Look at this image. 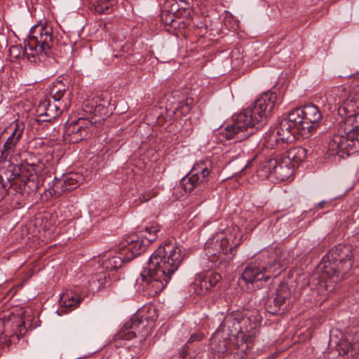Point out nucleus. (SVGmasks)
I'll use <instances>...</instances> for the list:
<instances>
[{
  "instance_id": "f257e3e1",
  "label": "nucleus",
  "mask_w": 359,
  "mask_h": 359,
  "mask_svg": "<svg viewBox=\"0 0 359 359\" xmlns=\"http://www.w3.org/2000/svg\"><path fill=\"white\" fill-rule=\"evenodd\" d=\"M345 88L334 89L327 98L329 110H337L344 119L337 133L330 137L328 150L332 155H350L359 151V98L349 95Z\"/></svg>"
},
{
  "instance_id": "f03ea898",
  "label": "nucleus",
  "mask_w": 359,
  "mask_h": 359,
  "mask_svg": "<svg viewBox=\"0 0 359 359\" xmlns=\"http://www.w3.org/2000/svg\"><path fill=\"white\" fill-rule=\"evenodd\" d=\"M184 255L182 248L171 241L160 245L140 273L144 290L151 296L159 294L179 268Z\"/></svg>"
},
{
  "instance_id": "7ed1b4c3",
  "label": "nucleus",
  "mask_w": 359,
  "mask_h": 359,
  "mask_svg": "<svg viewBox=\"0 0 359 359\" xmlns=\"http://www.w3.org/2000/svg\"><path fill=\"white\" fill-rule=\"evenodd\" d=\"M278 158H267L264 151L255 154L248 161V168L255 166L257 177L262 180L275 177L288 180L305 159L306 151L302 147H293L280 154Z\"/></svg>"
},
{
  "instance_id": "20e7f679",
  "label": "nucleus",
  "mask_w": 359,
  "mask_h": 359,
  "mask_svg": "<svg viewBox=\"0 0 359 359\" xmlns=\"http://www.w3.org/2000/svg\"><path fill=\"white\" fill-rule=\"evenodd\" d=\"M277 101V95L275 92L266 91L257 97L250 106V115L248 119V128H251L255 131L262 128L266 119L273 109Z\"/></svg>"
},
{
  "instance_id": "39448f33",
  "label": "nucleus",
  "mask_w": 359,
  "mask_h": 359,
  "mask_svg": "<svg viewBox=\"0 0 359 359\" xmlns=\"http://www.w3.org/2000/svg\"><path fill=\"white\" fill-rule=\"evenodd\" d=\"M55 40L51 25H35L30 31L27 46L36 58L39 55H48L54 46Z\"/></svg>"
},
{
  "instance_id": "423d86ee",
  "label": "nucleus",
  "mask_w": 359,
  "mask_h": 359,
  "mask_svg": "<svg viewBox=\"0 0 359 359\" xmlns=\"http://www.w3.org/2000/svg\"><path fill=\"white\" fill-rule=\"evenodd\" d=\"M273 251H265L260 253L257 257L259 263L257 265L248 264V283L269 280L271 276H276L279 272L273 270V268L278 265L273 257Z\"/></svg>"
},
{
  "instance_id": "0eeeda50",
  "label": "nucleus",
  "mask_w": 359,
  "mask_h": 359,
  "mask_svg": "<svg viewBox=\"0 0 359 359\" xmlns=\"http://www.w3.org/2000/svg\"><path fill=\"white\" fill-rule=\"evenodd\" d=\"M96 120L79 118L67 123L63 133L65 141L69 144H76L90 137L96 127Z\"/></svg>"
},
{
  "instance_id": "6e6552de",
  "label": "nucleus",
  "mask_w": 359,
  "mask_h": 359,
  "mask_svg": "<svg viewBox=\"0 0 359 359\" xmlns=\"http://www.w3.org/2000/svg\"><path fill=\"white\" fill-rule=\"evenodd\" d=\"M295 129L285 119H282L271 133L267 140V147L277 151L285 149L294 140Z\"/></svg>"
},
{
  "instance_id": "1a4fd4ad",
  "label": "nucleus",
  "mask_w": 359,
  "mask_h": 359,
  "mask_svg": "<svg viewBox=\"0 0 359 359\" xmlns=\"http://www.w3.org/2000/svg\"><path fill=\"white\" fill-rule=\"evenodd\" d=\"M353 250L349 245H338L332 248L322 259L323 263L339 262L343 273H348L353 266Z\"/></svg>"
},
{
  "instance_id": "9d476101",
  "label": "nucleus",
  "mask_w": 359,
  "mask_h": 359,
  "mask_svg": "<svg viewBox=\"0 0 359 359\" xmlns=\"http://www.w3.org/2000/svg\"><path fill=\"white\" fill-rule=\"evenodd\" d=\"M4 161L8 165L6 168L0 167V180H15L18 177L20 180H30L33 177V173H36L37 165L34 162L26 161L25 164L16 166L9 161Z\"/></svg>"
},
{
  "instance_id": "9b49d317",
  "label": "nucleus",
  "mask_w": 359,
  "mask_h": 359,
  "mask_svg": "<svg viewBox=\"0 0 359 359\" xmlns=\"http://www.w3.org/2000/svg\"><path fill=\"white\" fill-rule=\"evenodd\" d=\"M155 241L154 235L149 236L147 240H144L138 233L133 234L126 238L123 244V249L121 254H124L127 262L144 252L146 248Z\"/></svg>"
},
{
  "instance_id": "f8f14e48",
  "label": "nucleus",
  "mask_w": 359,
  "mask_h": 359,
  "mask_svg": "<svg viewBox=\"0 0 359 359\" xmlns=\"http://www.w3.org/2000/svg\"><path fill=\"white\" fill-rule=\"evenodd\" d=\"M190 13L186 9H180L177 4H172L171 9L164 10L161 14V20L166 25L174 29H184L189 24Z\"/></svg>"
},
{
  "instance_id": "ddd939ff",
  "label": "nucleus",
  "mask_w": 359,
  "mask_h": 359,
  "mask_svg": "<svg viewBox=\"0 0 359 359\" xmlns=\"http://www.w3.org/2000/svg\"><path fill=\"white\" fill-rule=\"evenodd\" d=\"M222 276L219 273L210 271L200 274L196 278L192 288L198 295H204L215 287L221 280Z\"/></svg>"
},
{
  "instance_id": "4468645a",
  "label": "nucleus",
  "mask_w": 359,
  "mask_h": 359,
  "mask_svg": "<svg viewBox=\"0 0 359 359\" xmlns=\"http://www.w3.org/2000/svg\"><path fill=\"white\" fill-rule=\"evenodd\" d=\"M4 332L10 337H16L17 339L25 335L27 329L21 314L11 313L7 318L4 319Z\"/></svg>"
},
{
  "instance_id": "2eb2a0df",
  "label": "nucleus",
  "mask_w": 359,
  "mask_h": 359,
  "mask_svg": "<svg viewBox=\"0 0 359 359\" xmlns=\"http://www.w3.org/2000/svg\"><path fill=\"white\" fill-rule=\"evenodd\" d=\"M302 108L304 128L311 133L319 126V122L322 119V114L318 107L314 104H307Z\"/></svg>"
},
{
  "instance_id": "dca6fc26",
  "label": "nucleus",
  "mask_w": 359,
  "mask_h": 359,
  "mask_svg": "<svg viewBox=\"0 0 359 359\" xmlns=\"http://www.w3.org/2000/svg\"><path fill=\"white\" fill-rule=\"evenodd\" d=\"M61 103H52L50 100H46L38 107L37 111L39 116L43 117L42 119L43 121H50L51 119L55 118L61 114Z\"/></svg>"
},
{
  "instance_id": "f3484780",
  "label": "nucleus",
  "mask_w": 359,
  "mask_h": 359,
  "mask_svg": "<svg viewBox=\"0 0 359 359\" xmlns=\"http://www.w3.org/2000/svg\"><path fill=\"white\" fill-rule=\"evenodd\" d=\"M77 182L76 181L74 183L73 181H51L48 184V190L44 194L47 195L48 193L52 196L58 197L66 191L73 190L79 186L77 184Z\"/></svg>"
},
{
  "instance_id": "a211bd4d",
  "label": "nucleus",
  "mask_w": 359,
  "mask_h": 359,
  "mask_svg": "<svg viewBox=\"0 0 359 359\" xmlns=\"http://www.w3.org/2000/svg\"><path fill=\"white\" fill-rule=\"evenodd\" d=\"M210 166V162L208 160L196 163L193 166L189 173L185 177H183L182 180H186L188 176H189L188 180H193L194 177H196V180L206 178L209 176L210 172V169L209 168Z\"/></svg>"
},
{
  "instance_id": "6ab92c4d",
  "label": "nucleus",
  "mask_w": 359,
  "mask_h": 359,
  "mask_svg": "<svg viewBox=\"0 0 359 359\" xmlns=\"http://www.w3.org/2000/svg\"><path fill=\"white\" fill-rule=\"evenodd\" d=\"M8 55L11 62L22 56H26L27 60L31 62H36L34 53L29 51V48L27 49L26 46L23 48L21 46L18 45L11 46L8 50Z\"/></svg>"
},
{
  "instance_id": "aec40b11",
  "label": "nucleus",
  "mask_w": 359,
  "mask_h": 359,
  "mask_svg": "<svg viewBox=\"0 0 359 359\" xmlns=\"http://www.w3.org/2000/svg\"><path fill=\"white\" fill-rule=\"evenodd\" d=\"M296 131L302 133L306 130L304 128V119L302 108H297L292 110L285 118Z\"/></svg>"
},
{
  "instance_id": "412c9836",
  "label": "nucleus",
  "mask_w": 359,
  "mask_h": 359,
  "mask_svg": "<svg viewBox=\"0 0 359 359\" xmlns=\"http://www.w3.org/2000/svg\"><path fill=\"white\" fill-rule=\"evenodd\" d=\"M198 185V181H179L173 187V195L177 199H182Z\"/></svg>"
},
{
  "instance_id": "4be33fe9",
  "label": "nucleus",
  "mask_w": 359,
  "mask_h": 359,
  "mask_svg": "<svg viewBox=\"0 0 359 359\" xmlns=\"http://www.w3.org/2000/svg\"><path fill=\"white\" fill-rule=\"evenodd\" d=\"M324 271L333 278L334 281L338 282L345 278L348 273H343L341 271V265H339V262H327L323 263Z\"/></svg>"
},
{
  "instance_id": "5701e85b",
  "label": "nucleus",
  "mask_w": 359,
  "mask_h": 359,
  "mask_svg": "<svg viewBox=\"0 0 359 359\" xmlns=\"http://www.w3.org/2000/svg\"><path fill=\"white\" fill-rule=\"evenodd\" d=\"M247 114L245 111L241 112L237 116V121L231 126L226 128V137L227 139L233 138L235 134L239 133V131H244L247 130L246 123Z\"/></svg>"
},
{
  "instance_id": "b1692460",
  "label": "nucleus",
  "mask_w": 359,
  "mask_h": 359,
  "mask_svg": "<svg viewBox=\"0 0 359 359\" xmlns=\"http://www.w3.org/2000/svg\"><path fill=\"white\" fill-rule=\"evenodd\" d=\"M121 253L111 257L104 259L102 262V267L106 271H116L121 268L123 264L126 262V257L121 256Z\"/></svg>"
},
{
  "instance_id": "393cba45",
  "label": "nucleus",
  "mask_w": 359,
  "mask_h": 359,
  "mask_svg": "<svg viewBox=\"0 0 359 359\" xmlns=\"http://www.w3.org/2000/svg\"><path fill=\"white\" fill-rule=\"evenodd\" d=\"M192 103V98H186L185 100L177 103L175 109L172 111L171 114L174 115L175 118H182L183 116L187 114L190 111Z\"/></svg>"
},
{
  "instance_id": "a878e982",
  "label": "nucleus",
  "mask_w": 359,
  "mask_h": 359,
  "mask_svg": "<svg viewBox=\"0 0 359 359\" xmlns=\"http://www.w3.org/2000/svg\"><path fill=\"white\" fill-rule=\"evenodd\" d=\"M18 142V137H8L7 140L4 144L3 149L1 150V158L3 161L7 160L8 157L14 152L15 148Z\"/></svg>"
},
{
  "instance_id": "bb28decb",
  "label": "nucleus",
  "mask_w": 359,
  "mask_h": 359,
  "mask_svg": "<svg viewBox=\"0 0 359 359\" xmlns=\"http://www.w3.org/2000/svg\"><path fill=\"white\" fill-rule=\"evenodd\" d=\"M81 300L82 299L78 297L76 294L72 292H67L61 296L60 304L65 307L70 308L79 304Z\"/></svg>"
},
{
  "instance_id": "cd10ccee",
  "label": "nucleus",
  "mask_w": 359,
  "mask_h": 359,
  "mask_svg": "<svg viewBox=\"0 0 359 359\" xmlns=\"http://www.w3.org/2000/svg\"><path fill=\"white\" fill-rule=\"evenodd\" d=\"M91 5L98 13L108 11L115 4L116 0H90Z\"/></svg>"
},
{
  "instance_id": "c85d7f7f",
  "label": "nucleus",
  "mask_w": 359,
  "mask_h": 359,
  "mask_svg": "<svg viewBox=\"0 0 359 359\" xmlns=\"http://www.w3.org/2000/svg\"><path fill=\"white\" fill-rule=\"evenodd\" d=\"M147 323V320L146 318H140L138 316H135L130 321L126 323V324L132 330H135L137 335L142 333V330L145 327Z\"/></svg>"
},
{
  "instance_id": "c756f323",
  "label": "nucleus",
  "mask_w": 359,
  "mask_h": 359,
  "mask_svg": "<svg viewBox=\"0 0 359 359\" xmlns=\"http://www.w3.org/2000/svg\"><path fill=\"white\" fill-rule=\"evenodd\" d=\"M24 131V124L19 122L12 123L4 131V134H9L8 137H17L18 140L22 137Z\"/></svg>"
},
{
  "instance_id": "7c9ffc66",
  "label": "nucleus",
  "mask_w": 359,
  "mask_h": 359,
  "mask_svg": "<svg viewBox=\"0 0 359 359\" xmlns=\"http://www.w3.org/2000/svg\"><path fill=\"white\" fill-rule=\"evenodd\" d=\"M62 83L61 81L54 83L50 88V95L55 102L60 103L66 92L65 88H62Z\"/></svg>"
},
{
  "instance_id": "2f4dec72",
  "label": "nucleus",
  "mask_w": 359,
  "mask_h": 359,
  "mask_svg": "<svg viewBox=\"0 0 359 359\" xmlns=\"http://www.w3.org/2000/svg\"><path fill=\"white\" fill-rule=\"evenodd\" d=\"M160 231V228L158 224L152 223L151 226H146L144 231H140L138 234L144 240H147L149 238V236L154 235L155 236V241L158 238V233Z\"/></svg>"
},
{
  "instance_id": "473e14b6",
  "label": "nucleus",
  "mask_w": 359,
  "mask_h": 359,
  "mask_svg": "<svg viewBox=\"0 0 359 359\" xmlns=\"http://www.w3.org/2000/svg\"><path fill=\"white\" fill-rule=\"evenodd\" d=\"M116 337L121 339L130 340L136 337V332L129 328L125 323L121 330L117 333Z\"/></svg>"
},
{
  "instance_id": "72a5a7b5",
  "label": "nucleus",
  "mask_w": 359,
  "mask_h": 359,
  "mask_svg": "<svg viewBox=\"0 0 359 359\" xmlns=\"http://www.w3.org/2000/svg\"><path fill=\"white\" fill-rule=\"evenodd\" d=\"M215 248L217 246L219 247L218 249V253H222L224 255H226L229 251H231L233 246L231 244H230L229 239L226 237H223L220 239L219 243H218V241H217L216 243L215 244Z\"/></svg>"
},
{
  "instance_id": "f704fd0d",
  "label": "nucleus",
  "mask_w": 359,
  "mask_h": 359,
  "mask_svg": "<svg viewBox=\"0 0 359 359\" xmlns=\"http://www.w3.org/2000/svg\"><path fill=\"white\" fill-rule=\"evenodd\" d=\"M288 292L286 289L278 290L276 293V297L273 299L275 306L280 307L285 302L287 297Z\"/></svg>"
},
{
  "instance_id": "c9c22d12",
  "label": "nucleus",
  "mask_w": 359,
  "mask_h": 359,
  "mask_svg": "<svg viewBox=\"0 0 359 359\" xmlns=\"http://www.w3.org/2000/svg\"><path fill=\"white\" fill-rule=\"evenodd\" d=\"M215 351L218 353H224L227 351V341L224 339L220 341L219 344L215 346L214 348Z\"/></svg>"
},
{
  "instance_id": "e433bc0d",
  "label": "nucleus",
  "mask_w": 359,
  "mask_h": 359,
  "mask_svg": "<svg viewBox=\"0 0 359 359\" xmlns=\"http://www.w3.org/2000/svg\"><path fill=\"white\" fill-rule=\"evenodd\" d=\"M203 338V335L202 334H193L189 339V342H193V341H199L201 340H202V339Z\"/></svg>"
},
{
  "instance_id": "4c0bfd02",
  "label": "nucleus",
  "mask_w": 359,
  "mask_h": 359,
  "mask_svg": "<svg viewBox=\"0 0 359 359\" xmlns=\"http://www.w3.org/2000/svg\"><path fill=\"white\" fill-rule=\"evenodd\" d=\"M156 192H153L152 194H143L141 196H140V199L142 202H146L147 201H149L150 198H151L153 196H156Z\"/></svg>"
},
{
  "instance_id": "58836bf2",
  "label": "nucleus",
  "mask_w": 359,
  "mask_h": 359,
  "mask_svg": "<svg viewBox=\"0 0 359 359\" xmlns=\"http://www.w3.org/2000/svg\"><path fill=\"white\" fill-rule=\"evenodd\" d=\"M11 182V181L10 180L6 181V182H4V181H0V184L4 188H6L7 187H11L12 186Z\"/></svg>"
},
{
  "instance_id": "ea45409f",
  "label": "nucleus",
  "mask_w": 359,
  "mask_h": 359,
  "mask_svg": "<svg viewBox=\"0 0 359 359\" xmlns=\"http://www.w3.org/2000/svg\"><path fill=\"white\" fill-rule=\"evenodd\" d=\"M246 272H247V267L244 269V271H243L241 277H242V279L247 283V279L245 278V273Z\"/></svg>"
},
{
  "instance_id": "a19ab883",
  "label": "nucleus",
  "mask_w": 359,
  "mask_h": 359,
  "mask_svg": "<svg viewBox=\"0 0 359 359\" xmlns=\"http://www.w3.org/2000/svg\"><path fill=\"white\" fill-rule=\"evenodd\" d=\"M318 206L320 208H323V202L322 201V202L319 203Z\"/></svg>"
},
{
  "instance_id": "79ce46f5",
  "label": "nucleus",
  "mask_w": 359,
  "mask_h": 359,
  "mask_svg": "<svg viewBox=\"0 0 359 359\" xmlns=\"http://www.w3.org/2000/svg\"><path fill=\"white\" fill-rule=\"evenodd\" d=\"M248 109H250V107H248ZM250 109H249V110H248V116H250Z\"/></svg>"
},
{
  "instance_id": "37998d69",
  "label": "nucleus",
  "mask_w": 359,
  "mask_h": 359,
  "mask_svg": "<svg viewBox=\"0 0 359 359\" xmlns=\"http://www.w3.org/2000/svg\"><path fill=\"white\" fill-rule=\"evenodd\" d=\"M248 344H249L250 342H251V341H251V339H250V336H249V335H248Z\"/></svg>"
},
{
  "instance_id": "c03bdc74",
  "label": "nucleus",
  "mask_w": 359,
  "mask_h": 359,
  "mask_svg": "<svg viewBox=\"0 0 359 359\" xmlns=\"http://www.w3.org/2000/svg\"><path fill=\"white\" fill-rule=\"evenodd\" d=\"M66 180H73V179L72 177H67Z\"/></svg>"
},
{
  "instance_id": "a18cd8bd",
  "label": "nucleus",
  "mask_w": 359,
  "mask_h": 359,
  "mask_svg": "<svg viewBox=\"0 0 359 359\" xmlns=\"http://www.w3.org/2000/svg\"><path fill=\"white\" fill-rule=\"evenodd\" d=\"M358 91L359 92V86H358Z\"/></svg>"
}]
</instances>
